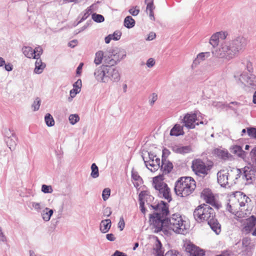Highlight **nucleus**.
<instances>
[{
    "instance_id": "nucleus-29",
    "label": "nucleus",
    "mask_w": 256,
    "mask_h": 256,
    "mask_svg": "<svg viewBox=\"0 0 256 256\" xmlns=\"http://www.w3.org/2000/svg\"><path fill=\"white\" fill-rule=\"evenodd\" d=\"M165 189L164 190V192L162 197L166 200L168 202L172 200V198L170 194V190L168 188V184H165Z\"/></svg>"
},
{
    "instance_id": "nucleus-15",
    "label": "nucleus",
    "mask_w": 256,
    "mask_h": 256,
    "mask_svg": "<svg viewBox=\"0 0 256 256\" xmlns=\"http://www.w3.org/2000/svg\"><path fill=\"white\" fill-rule=\"evenodd\" d=\"M161 163L162 164L160 168L164 174H166L172 172L173 168V164L171 162L167 159L163 158H162Z\"/></svg>"
},
{
    "instance_id": "nucleus-47",
    "label": "nucleus",
    "mask_w": 256,
    "mask_h": 256,
    "mask_svg": "<svg viewBox=\"0 0 256 256\" xmlns=\"http://www.w3.org/2000/svg\"><path fill=\"white\" fill-rule=\"evenodd\" d=\"M166 256H182L179 252L176 250H170L166 253Z\"/></svg>"
},
{
    "instance_id": "nucleus-1",
    "label": "nucleus",
    "mask_w": 256,
    "mask_h": 256,
    "mask_svg": "<svg viewBox=\"0 0 256 256\" xmlns=\"http://www.w3.org/2000/svg\"><path fill=\"white\" fill-rule=\"evenodd\" d=\"M248 40L243 36H238L228 42L222 43L218 49L212 52L216 58L229 61L243 52L248 44Z\"/></svg>"
},
{
    "instance_id": "nucleus-28",
    "label": "nucleus",
    "mask_w": 256,
    "mask_h": 256,
    "mask_svg": "<svg viewBox=\"0 0 256 256\" xmlns=\"http://www.w3.org/2000/svg\"><path fill=\"white\" fill-rule=\"evenodd\" d=\"M136 24L134 20L131 16H127L125 18L124 21V25L128 28H132Z\"/></svg>"
},
{
    "instance_id": "nucleus-51",
    "label": "nucleus",
    "mask_w": 256,
    "mask_h": 256,
    "mask_svg": "<svg viewBox=\"0 0 256 256\" xmlns=\"http://www.w3.org/2000/svg\"><path fill=\"white\" fill-rule=\"evenodd\" d=\"M216 34L218 37V40L220 39L222 40H225L226 38L228 36V33L226 32H216Z\"/></svg>"
},
{
    "instance_id": "nucleus-50",
    "label": "nucleus",
    "mask_w": 256,
    "mask_h": 256,
    "mask_svg": "<svg viewBox=\"0 0 256 256\" xmlns=\"http://www.w3.org/2000/svg\"><path fill=\"white\" fill-rule=\"evenodd\" d=\"M142 159H143V160L144 161V164H145L146 166L149 170H150V168L148 167V166H150L154 168V169L156 168V165L155 164L154 162H152V161H150H150L146 160L145 159H144V157L143 156H142Z\"/></svg>"
},
{
    "instance_id": "nucleus-53",
    "label": "nucleus",
    "mask_w": 256,
    "mask_h": 256,
    "mask_svg": "<svg viewBox=\"0 0 256 256\" xmlns=\"http://www.w3.org/2000/svg\"><path fill=\"white\" fill-rule=\"evenodd\" d=\"M125 226V222L124 219L122 216L120 217V218L119 222L118 223V228H119L120 231L122 230Z\"/></svg>"
},
{
    "instance_id": "nucleus-44",
    "label": "nucleus",
    "mask_w": 256,
    "mask_h": 256,
    "mask_svg": "<svg viewBox=\"0 0 256 256\" xmlns=\"http://www.w3.org/2000/svg\"><path fill=\"white\" fill-rule=\"evenodd\" d=\"M146 192V194L144 195V198H146V201L147 204L150 206V202L154 200V197L150 194V192L147 190H144Z\"/></svg>"
},
{
    "instance_id": "nucleus-45",
    "label": "nucleus",
    "mask_w": 256,
    "mask_h": 256,
    "mask_svg": "<svg viewBox=\"0 0 256 256\" xmlns=\"http://www.w3.org/2000/svg\"><path fill=\"white\" fill-rule=\"evenodd\" d=\"M16 135L14 130L9 128L8 130H5L4 132V136L5 138H10L12 136H14Z\"/></svg>"
},
{
    "instance_id": "nucleus-31",
    "label": "nucleus",
    "mask_w": 256,
    "mask_h": 256,
    "mask_svg": "<svg viewBox=\"0 0 256 256\" xmlns=\"http://www.w3.org/2000/svg\"><path fill=\"white\" fill-rule=\"evenodd\" d=\"M155 238L156 241L154 250L156 251V254H158L162 253L164 252V251L162 250V245L160 240L157 236H155Z\"/></svg>"
},
{
    "instance_id": "nucleus-42",
    "label": "nucleus",
    "mask_w": 256,
    "mask_h": 256,
    "mask_svg": "<svg viewBox=\"0 0 256 256\" xmlns=\"http://www.w3.org/2000/svg\"><path fill=\"white\" fill-rule=\"evenodd\" d=\"M112 40H119L122 36V32L119 30H116L112 34H110Z\"/></svg>"
},
{
    "instance_id": "nucleus-30",
    "label": "nucleus",
    "mask_w": 256,
    "mask_h": 256,
    "mask_svg": "<svg viewBox=\"0 0 256 256\" xmlns=\"http://www.w3.org/2000/svg\"><path fill=\"white\" fill-rule=\"evenodd\" d=\"M105 54L102 50L98 51L96 54V56L94 60V62L96 64H100L103 58L104 59Z\"/></svg>"
},
{
    "instance_id": "nucleus-17",
    "label": "nucleus",
    "mask_w": 256,
    "mask_h": 256,
    "mask_svg": "<svg viewBox=\"0 0 256 256\" xmlns=\"http://www.w3.org/2000/svg\"><path fill=\"white\" fill-rule=\"evenodd\" d=\"M256 224V217L252 216L246 220V224L244 227V230L247 234L250 233Z\"/></svg>"
},
{
    "instance_id": "nucleus-33",
    "label": "nucleus",
    "mask_w": 256,
    "mask_h": 256,
    "mask_svg": "<svg viewBox=\"0 0 256 256\" xmlns=\"http://www.w3.org/2000/svg\"><path fill=\"white\" fill-rule=\"evenodd\" d=\"M90 168L92 170V172L90 174L91 177H92L94 178H98L99 176V172L98 168L96 164L95 163L92 164Z\"/></svg>"
},
{
    "instance_id": "nucleus-7",
    "label": "nucleus",
    "mask_w": 256,
    "mask_h": 256,
    "mask_svg": "<svg viewBox=\"0 0 256 256\" xmlns=\"http://www.w3.org/2000/svg\"><path fill=\"white\" fill-rule=\"evenodd\" d=\"M126 56V52L121 48L115 47L110 48L105 52L104 62L115 66Z\"/></svg>"
},
{
    "instance_id": "nucleus-32",
    "label": "nucleus",
    "mask_w": 256,
    "mask_h": 256,
    "mask_svg": "<svg viewBox=\"0 0 256 256\" xmlns=\"http://www.w3.org/2000/svg\"><path fill=\"white\" fill-rule=\"evenodd\" d=\"M44 121L48 126L50 127L54 125V120L52 116L49 113L44 116Z\"/></svg>"
},
{
    "instance_id": "nucleus-6",
    "label": "nucleus",
    "mask_w": 256,
    "mask_h": 256,
    "mask_svg": "<svg viewBox=\"0 0 256 256\" xmlns=\"http://www.w3.org/2000/svg\"><path fill=\"white\" fill-rule=\"evenodd\" d=\"M242 64L244 66V70L240 74L239 80L248 87L256 89V76L254 74L252 62L248 60H245Z\"/></svg>"
},
{
    "instance_id": "nucleus-49",
    "label": "nucleus",
    "mask_w": 256,
    "mask_h": 256,
    "mask_svg": "<svg viewBox=\"0 0 256 256\" xmlns=\"http://www.w3.org/2000/svg\"><path fill=\"white\" fill-rule=\"evenodd\" d=\"M164 184H166V183H165L164 182H156V183L152 182V185H153L154 188L156 190H158V191L160 190H162V186H164Z\"/></svg>"
},
{
    "instance_id": "nucleus-37",
    "label": "nucleus",
    "mask_w": 256,
    "mask_h": 256,
    "mask_svg": "<svg viewBox=\"0 0 256 256\" xmlns=\"http://www.w3.org/2000/svg\"><path fill=\"white\" fill-rule=\"evenodd\" d=\"M132 178L138 182L142 183L143 182L142 178L139 176L138 172L136 171H134V168L132 170Z\"/></svg>"
},
{
    "instance_id": "nucleus-38",
    "label": "nucleus",
    "mask_w": 256,
    "mask_h": 256,
    "mask_svg": "<svg viewBox=\"0 0 256 256\" xmlns=\"http://www.w3.org/2000/svg\"><path fill=\"white\" fill-rule=\"evenodd\" d=\"M70 122L74 125L78 122L80 120V117L77 114H72L68 118Z\"/></svg>"
},
{
    "instance_id": "nucleus-27",
    "label": "nucleus",
    "mask_w": 256,
    "mask_h": 256,
    "mask_svg": "<svg viewBox=\"0 0 256 256\" xmlns=\"http://www.w3.org/2000/svg\"><path fill=\"white\" fill-rule=\"evenodd\" d=\"M94 6H96V4H92L85 10V12L84 14H82L81 19L77 22L76 26L78 25V24L82 22L83 21L85 20L86 19L88 18V17L92 13V8H93Z\"/></svg>"
},
{
    "instance_id": "nucleus-2",
    "label": "nucleus",
    "mask_w": 256,
    "mask_h": 256,
    "mask_svg": "<svg viewBox=\"0 0 256 256\" xmlns=\"http://www.w3.org/2000/svg\"><path fill=\"white\" fill-rule=\"evenodd\" d=\"M194 216L198 222L206 221L212 230L216 234L221 232V224L216 218L214 210L206 204H202L197 206L194 212Z\"/></svg>"
},
{
    "instance_id": "nucleus-46",
    "label": "nucleus",
    "mask_w": 256,
    "mask_h": 256,
    "mask_svg": "<svg viewBox=\"0 0 256 256\" xmlns=\"http://www.w3.org/2000/svg\"><path fill=\"white\" fill-rule=\"evenodd\" d=\"M80 92V90H78L76 88H72L70 90V97L68 98V101H71L72 99L74 98L77 94Z\"/></svg>"
},
{
    "instance_id": "nucleus-58",
    "label": "nucleus",
    "mask_w": 256,
    "mask_h": 256,
    "mask_svg": "<svg viewBox=\"0 0 256 256\" xmlns=\"http://www.w3.org/2000/svg\"><path fill=\"white\" fill-rule=\"evenodd\" d=\"M155 64L154 60L152 58H150L148 60L146 64L148 68L152 67Z\"/></svg>"
},
{
    "instance_id": "nucleus-55",
    "label": "nucleus",
    "mask_w": 256,
    "mask_h": 256,
    "mask_svg": "<svg viewBox=\"0 0 256 256\" xmlns=\"http://www.w3.org/2000/svg\"><path fill=\"white\" fill-rule=\"evenodd\" d=\"M164 206L163 204H161V202L158 204L156 205L150 204V206L154 210H160L162 212V208Z\"/></svg>"
},
{
    "instance_id": "nucleus-16",
    "label": "nucleus",
    "mask_w": 256,
    "mask_h": 256,
    "mask_svg": "<svg viewBox=\"0 0 256 256\" xmlns=\"http://www.w3.org/2000/svg\"><path fill=\"white\" fill-rule=\"evenodd\" d=\"M201 197L205 200L207 204H212L216 200V198L209 188H204L201 193Z\"/></svg>"
},
{
    "instance_id": "nucleus-8",
    "label": "nucleus",
    "mask_w": 256,
    "mask_h": 256,
    "mask_svg": "<svg viewBox=\"0 0 256 256\" xmlns=\"http://www.w3.org/2000/svg\"><path fill=\"white\" fill-rule=\"evenodd\" d=\"M184 221L182 220L180 214L176 213L172 214L170 218H168V226L170 230L179 234H184L186 231V225L184 224Z\"/></svg>"
},
{
    "instance_id": "nucleus-54",
    "label": "nucleus",
    "mask_w": 256,
    "mask_h": 256,
    "mask_svg": "<svg viewBox=\"0 0 256 256\" xmlns=\"http://www.w3.org/2000/svg\"><path fill=\"white\" fill-rule=\"evenodd\" d=\"M164 174H160L159 175L154 177L152 180L153 183H156V182H163L164 180Z\"/></svg>"
},
{
    "instance_id": "nucleus-4",
    "label": "nucleus",
    "mask_w": 256,
    "mask_h": 256,
    "mask_svg": "<svg viewBox=\"0 0 256 256\" xmlns=\"http://www.w3.org/2000/svg\"><path fill=\"white\" fill-rule=\"evenodd\" d=\"M161 204L164 205L162 208V212H154L149 215V221L155 228L156 233L161 232L163 227L168 226L167 216L170 214L169 206L163 200H161Z\"/></svg>"
},
{
    "instance_id": "nucleus-18",
    "label": "nucleus",
    "mask_w": 256,
    "mask_h": 256,
    "mask_svg": "<svg viewBox=\"0 0 256 256\" xmlns=\"http://www.w3.org/2000/svg\"><path fill=\"white\" fill-rule=\"evenodd\" d=\"M230 152L236 155L238 157L244 159L246 157L248 152L244 151L240 146L234 145L230 148Z\"/></svg>"
},
{
    "instance_id": "nucleus-60",
    "label": "nucleus",
    "mask_w": 256,
    "mask_h": 256,
    "mask_svg": "<svg viewBox=\"0 0 256 256\" xmlns=\"http://www.w3.org/2000/svg\"><path fill=\"white\" fill-rule=\"evenodd\" d=\"M170 153V152L168 150L166 149V148H164L162 150V158H164L167 159V157L168 156Z\"/></svg>"
},
{
    "instance_id": "nucleus-25",
    "label": "nucleus",
    "mask_w": 256,
    "mask_h": 256,
    "mask_svg": "<svg viewBox=\"0 0 256 256\" xmlns=\"http://www.w3.org/2000/svg\"><path fill=\"white\" fill-rule=\"evenodd\" d=\"M213 153L218 158L223 160H226L228 158L229 154L226 150L216 148L214 150Z\"/></svg>"
},
{
    "instance_id": "nucleus-3",
    "label": "nucleus",
    "mask_w": 256,
    "mask_h": 256,
    "mask_svg": "<svg viewBox=\"0 0 256 256\" xmlns=\"http://www.w3.org/2000/svg\"><path fill=\"white\" fill-rule=\"evenodd\" d=\"M94 76L99 82L108 83L110 81L118 82L120 75L118 68L112 64H102L96 68Z\"/></svg>"
},
{
    "instance_id": "nucleus-22",
    "label": "nucleus",
    "mask_w": 256,
    "mask_h": 256,
    "mask_svg": "<svg viewBox=\"0 0 256 256\" xmlns=\"http://www.w3.org/2000/svg\"><path fill=\"white\" fill-rule=\"evenodd\" d=\"M18 138L16 135L10 138H4V140L10 149L12 151L15 149L17 144Z\"/></svg>"
},
{
    "instance_id": "nucleus-9",
    "label": "nucleus",
    "mask_w": 256,
    "mask_h": 256,
    "mask_svg": "<svg viewBox=\"0 0 256 256\" xmlns=\"http://www.w3.org/2000/svg\"><path fill=\"white\" fill-rule=\"evenodd\" d=\"M24 54L29 58H40L43 50L40 46L36 47L34 50L32 47L24 46L22 48Z\"/></svg>"
},
{
    "instance_id": "nucleus-62",
    "label": "nucleus",
    "mask_w": 256,
    "mask_h": 256,
    "mask_svg": "<svg viewBox=\"0 0 256 256\" xmlns=\"http://www.w3.org/2000/svg\"><path fill=\"white\" fill-rule=\"evenodd\" d=\"M250 156L252 158H254L256 162V146L251 150Z\"/></svg>"
},
{
    "instance_id": "nucleus-35",
    "label": "nucleus",
    "mask_w": 256,
    "mask_h": 256,
    "mask_svg": "<svg viewBox=\"0 0 256 256\" xmlns=\"http://www.w3.org/2000/svg\"><path fill=\"white\" fill-rule=\"evenodd\" d=\"M219 43V40L216 32L213 34L210 40V44L214 47H216L218 46Z\"/></svg>"
},
{
    "instance_id": "nucleus-63",
    "label": "nucleus",
    "mask_w": 256,
    "mask_h": 256,
    "mask_svg": "<svg viewBox=\"0 0 256 256\" xmlns=\"http://www.w3.org/2000/svg\"><path fill=\"white\" fill-rule=\"evenodd\" d=\"M155 162V164L156 165V168H154V171L157 170L160 166V158H156L155 160H154V162Z\"/></svg>"
},
{
    "instance_id": "nucleus-39",
    "label": "nucleus",
    "mask_w": 256,
    "mask_h": 256,
    "mask_svg": "<svg viewBox=\"0 0 256 256\" xmlns=\"http://www.w3.org/2000/svg\"><path fill=\"white\" fill-rule=\"evenodd\" d=\"M110 190L109 188H105L102 190V197L104 201L106 200L110 197Z\"/></svg>"
},
{
    "instance_id": "nucleus-64",
    "label": "nucleus",
    "mask_w": 256,
    "mask_h": 256,
    "mask_svg": "<svg viewBox=\"0 0 256 256\" xmlns=\"http://www.w3.org/2000/svg\"><path fill=\"white\" fill-rule=\"evenodd\" d=\"M111 256H128L127 254L118 250H116Z\"/></svg>"
},
{
    "instance_id": "nucleus-10",
    "label": "nucleus",
    "mask_w": 256,
    "mask_h": 256,
    "mask_svg": "<svg viewBox=\"0 0 256 256\" xmlns=\"http://www.w3.org/2000/svg\"><path fill=\"white\" fill-rule=\"evenodd\" d=\"M192 168L197 175L200 174H206L208 170H210L208 166H206L204 162L200 160H196L192 161Z\"/></svg>"
},
{
    "instance_id": "nucleus-11",
    "label": "nucleus",
    "mask_w": 256,
    "mask_h": 256,
    "mask_svg": "<svg viewBox=\"0 0 256 256\" xmlns=\"http://www.w3.org/2000/svg\"><path fill=\"white\" fill-rule=\"evenodd\" d=\"M197 120V115L195 113H188L185 114L182 120V122L184 124V126L189 129L195 128L196 125H199L198 122H196Z\"/></svg>"
},
{
    "instance_id": "nucleus-56",
    "label": "nucleus",
    "mask_w": 256,
    "mask_h": 256,
    "mask_svg": "<svg viewBox=\"0 0 256 256\" xmlns=\"http://www.w3.org/2000/svg\"><path fill=\"white\" fill-rule=\"evenodd\" d=\"M128 12L133 16H136L140 12V10L135 9L134 7H132L128 10Z\"/></svg>"
},
{
    "instance_id": "nucleus-40",
    "label": "nucleus",
    "mask_w": 256,
    "mask_h": 256,
    "mask_svg": "<svg viewBox=\"0 0 256 256\" xmlns=\"http://www.w3.org/2000/svg\"><path fill=\"white\" fill-rule=\"evenodd\" d=\"M247 132L248 135L254 138H256V128L250 127L247 128Z\"/></svg>"
},
{
    "instance_id": "nucleus-13",
    "label": "nucleus",
    "mask_w": 256,
    "mask_h": 256,
    "mask_svg": "<svg viewBox=\"0 0 256 256\" xmlns=\"http://www.w3.org/2000/svg\"><path fill=\"white\" fill-rule=\"evenodd\" d=\"M228 171L224 170H220L217 173L218 182L222 187L226 188L228 184Z\"/></svg>"
},
{
    "instance_id": "nucleus-26",
    "label": "nucleus",
    "mask_w": 256,
    "mask_h": 256,
    "mask_svg": "<svg viewBox=\"0 0 256 256\" xmlns=\"http://www.w3.org/2000/svg\"><path fill=\"white\" fill-rule=\"evenodd\" d=\"M54 210L48 208H46L42 212V216L43 220L45 222H48L50 219L51 216L53 214Z\"/></svg>"
},
{
    "instance_id": "nucleus-48",
    "label": "nucleus",
    "mask_w": 256,
    "mask_h": 256,
    "mask_svg": "<svg viewBox=\"0 0 256 256\" xmlns=\"http://www.w3.org/2000/svg\"><path fill=\"white\" fill-rule=\"evenodd\" d=\"M32 206L34 208V209L38 212H40V210L43 208V206H42L41 203L40 202H32Z\"/></svg>"
},
{
    "instance_id": "nucleus-23",
    "label": "nucleus",
    "mask_w": 256,
    "mask_h": 256,
    "mask_svg": "<svg viewBox=\"0 0 256 256\" xmlns=\"http://www.w3.org/2000/svg\"><path fill=\"white\" fill-rule=\"evenodd\" d=\"M40 58H36V60L35 62L34 72L36 74H40L42 73L44 69L46 66V64L44 62H42Z\"/></svg>"
},
{
    "instance_id": "nucleus-61",
    "label": "nucleus",
    "mask_w": 256,
    "mask_h": 256,
    "mask_svg": "<svg viewBox=\"0 0 256 256\" xmlns=\"http://www.w3.org/2000/svg\"><path fill=\"white\" fill-rule=\"evenodd\" d=\"M250 243V238H244L242 240V244L245 246H248Z\"/></svg>"
},
{
    "instance_id": "nucleus-19",
    "label": "nucleus",
    "mask_w": 256,
    "mask_h": 256,
    "mask_svg": "<svg viewBox=\"0 0 256 256\" xmlns=\"http://www.w3.org/2000/svg\"><path fill=\"white\" fill-rule=\"evenodd\" d=\"M184 132L183 130V126H180V124H176L172 127L170 131V136H183Z\"/></svg>"
},
{
    "instance_id": "nucleus-34",
    "label": "nucleus",
    "mask_w": 256,
    "mask_h": 256,
    "mask_svg": "<svg viewBox=\"0 0 256 256\" xmlns=\"http://www.w3.org/2000/svg\"><path fill=\"white\" fill-rule=\"evenodd\" d=\"M191 150V148L189 146H180L176 148V152L180 154L189 153Z\"/></svg>"
},
{
    "instance_id": "nucleus-5",
    "label": "nucleus",
    "mask_w": 256,
    "mask_h": 256,
    "mask_svg": "<svg viewBox=\"0 0 256 256\" xmlns=\"http://www.w3.org/2000/svg\"><path fill=\"white\" fill-rule=\"evenodd\" d=\"M196 187V182L192 178L181 177L176 182L174 190L177 196L184 197L191 194Z\"/></svg>"
},
{
    "instance_id": "nucleus-57",
    "label": "nucleus",
    "mask_w": 256,
    "mask_h": 256,
    "mask_svg": "<svg viewBox=\"0 0 256 256\" xmlns=\"http://www.w3.org/2000/svg\"><path fill=\"white\" fill-rule=\"evenodd\" d=\"M73 88L78 89V90H80V88L82 87V80L80 79L78 80L75 82L73 84Z\"/></svg>"
},
{
    "instance_id": "nucleus-20",
    "label": "nucleus",
    "mask_w": 256,
    "mask_h": 256,
    "mask_svg": "<svg viewBox=\"0 0 256 256\" xmlns=\"http://www.w3.org/2000/svg\"><path fill=\"white\" fill-rule=\"evenodd\" d=\"M210 52H200L197 55L196 58L194 60L192 67H196L202 61L210 56Z\"/></svg>"
},
{
    "instance_id": "nucleus-14",
    "label": "nucleus",
    "mask_w": 256,
    "mask_h": 256,
    "mask_svg": "<svg viewBox=\"0 0 256 256\" xmlns=\"http://www.w3.org/2000/svg\"><path fill=\"white\" fill-rule=\"evenodd\" d=\"M186 250L190 253V256H204L205 254V252L204 250L193 244H188L186 247Z\"/></svg>"
},
{
    "instance_id": "nucleus-52",
    "label": "nucleus",
    "mask_w": 256,
    "mask_h": 256,
    "mask_svg": "<svg viewBox=\"0 0 256 256\" xmlns=\"http://www.w3.org/2000/svg\"><path fill=\"white\" fill-rule=\"evenodd\" d=\"M112 211L110 207L105 208L103 210V214L104 216L109 217L112 214Z\"/></svg>"
},
{
    "instance_id": "nucleus-21",
    "label": "nucleus",
    "mask_w": 256,
    "mask_h": 256,
    "mask_svg": "<svg viewBox=\"0 0 256 256\" xmlns=\"http://www.w3.org/2000/svg\"><path fill=\"white\" fill-rule=\"evenodd\" d=\"M112 226V222L110 219L102 220L100 223V228L102 233L108 232Z\"/></svg>"
},
{
    "instance_id": "nucleus-41",
    "label": "nucleus",
    "mask_w": 256,
    "mask_h": 256,
    "mask_svg": "<svg viewBox=\"0 0 256 256\" xmlns=\"http://www.w3.org/2000/svg\"><path fill=\"white\" fill-rule=\"evenodd\" d=\"M42 191L44 194H50L52 192V187L50 186L42 184Z\"/></svg>"
},
{
    "instance_id": "nucleus-43",
    "label": "nucleus",
    "mask_w": 256,
    "mask_h": 256,
    "mask_svg": "<svg viewBox=\"0 0 256 256\" xmlns=\"http://www.w3.org/2000/svg\"><path fill=\"white\" fill-rule=\"evenodd\" d=\"M41 102V100L39 98H36V100L34 101L32 106L34 108V110L36 111L38 110L40 104Z\"/></svg>"
},
{
    "instance_id": "nucleus-24",
    "label": "nucleus",
    "mask_w": 256,
    "mask_h": 256,
    "mask_svg": "<svg viewBox=\"0 0 256 256\" xmlns=\"http://www.w3.org/2000/svg\"><path fill=\"white\" fill-rule=\"evenodd\" d=\"M146 194V192L144 191H141L138 194V201L140 202V208L141 212L145 214L146 209L144 207V195Z\"/></svg>"
},
{
    "instance_id": "nucleus-36",
    "label": "nucleus",
    "mask_w": 256,
    "mask_h": 256,
    "mask_svg": "<svg viewBox=\"0 0 256 256\" xmlns=\"http://www.w3.org/2000/svg\"><path fill=\"white\" fill-rule=\"evenodd\" d=\"M92 18L94 21L98 23L102 22L104 20V18L102 15L96 13L92 14Z\"/></svg>"
},
{
    "instance_id": "nucleus-59",
    "label": "nucleus",
    "mask_w": 256,
    "mask_h": 256,
    "mask_svg": "<svg viewBox=\"0 0 256 256\" xmlns=\"http://www.w3.org/2000/svg\"><path fill=\"white\" fill-rule=\"evenodd\" d=\"M157 99H158L157 94L156 93H152V98L149 100L150 105L152 106L154 104V103L157 100Z\"/></svg>"
},
{
    "instance_id": "nucleus-12",
    "label": "nucleus",
    "mask_w": 256,
    "mask_h": 256,
    "mask_svg": "<svg viewBox=\"0 0 256 256\" xmlns=\"http://www.w3.org/2000/svg\"><path fill=\"white\" fill-rule=\"evenodd\" d=\"M256 168L245 166L243 170L242 178L247 181V184H253L255 180V172Z\"/></svg>"
}]
</instances>
